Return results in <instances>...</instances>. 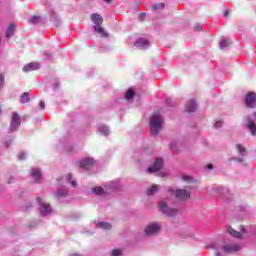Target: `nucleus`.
<instances>
[{
    "label": "nucleus",
    "mask_w": 256,
    "mask_h": 256,
    "mask_svg": "<svg viewBox=\"0 0 256 256\" xmlns=\"http://www.w3.org/2000/svg\"><path fill=\"white\" fill-rule=\"evenodd\" d=\"M163 127V117L159 113H154L150 117V131L151 135L155 136L161 131Z\"/></svg>",
    "instance_id": "1"
},
{
    "label": "nucleus",
    "mask_w": 256,
    "mask_h": 256,
    "mask_svg": "<svg viewBox=\"0 0 256 256\" xmlns=\"http://www.w3.org/2000/svg\"><path fill=\"white\" fill-rule=\"evenodd\" d=\"M168 192L170 193V195H174V197H176V199H178L179 201H188V199H191V193L186 189L175 190L173 188H169Z\"/></svg>",
    "instance_id": "2"
},
{
    "label": "nucleus",
    "mask_w": 256,
    "mask_h": 256,
    "mask_svg": "<svg viewBox=\"0 0 256 256\" xmlns=\"http://www.w3.org/2000/svg\"><path fill=\"white\" fill-rule=\"evenodd\" d=\"M159 211L161 213H164V215H167L168 217H175V215H178L179 210L177 208H170L169 205L165 202L159 203Z\"/></svg>",
    "instance_id": "3"
},
{
    "label": "nucleus",
    "mask_w": 256,
    "mask_h": 256,
    "mask_svg": "<svg viewBox=\"0 0 256 256\" xmlns=\"http://www.w3.org/2000/svg\"><path fill=\"white\" fill-rule=\"evenodd\" d=\"M245 105L248 109H255L256 107V93L248 92L245 97Z\"/></svg>",
    "instance_id": "4"
},
{
    "label": "nucleus",
    "mask_w": 256,
    "mask_h": 256,
    "mask_svg": "<svg viewBox=\"0 0 256 256\" xmlns=\"http://www.w3.org/2000/svg\"><path fill=\"white\" fill-rule=\"evenodd\" d=\"M38 203L41 205L40 207V214L45 217L47 215H51V204H47L41 201V197L37 198Z\"/></svg>",
    "instance_id": "5"
},
{
    "label": "nucleus",
    "mask_w": 256,
    "mask_h": 256,
    "mask_svg": "<svg viewBox=\"0 0 256 256\" xmlns=\"http://www.w3.org/2000/svg\"><path fill=\"white\" fill-rule=\"evenodd\" d=\"M161 231V226L158 223H150L146 228H145V233L146 235H157Z\"/></svg>",
    "instance_id": "6"
},
{
    "label": "nucleus",
    "mask_w": 256,
    "mask_h": 256,
    "mask_svg": "<svg viewBox=\"0 0 256 256\" xmlns=\"http://www.w3.org/2000/svg\"><path fill=\"white\" fill-rule=\"evenodd\" d=\"M21 125V116L17 112L12 113V119H11V129L13 131H17Z\"/></svg>",
    "instance_id": "7"
},
{
    "label": "nucleus",
    "mask_w": 256,
    "mask_h": 256,
    "mask_svg": "<svg viewBox=\"0 0 256 256\" xmlns=\"http://www.w3.org/2000/svg\"><path fill=\"white\" fill-rule=\"evenodd\" d=\"M163 167V158H156L155 163L148 168V173H157Z\"/></svg>",
    "instance_id": "8"
},
{
    "label": "nucleus",
    "mask_w": 256,
    "mask_h": 256,
    "mask_svg": "<svg viewBox=\"0 0 256 256\" xmlns=\"http://www.w3.org/2000/svg\"><path fill=\"white\" fill-rule=\"evenodd\" d=\"M222 250L224 253H237V251H241V246L239 244H228L222 246Z\"/></svg>",
    "instance_id": "9"
},
{
    "label": "nucleus",
    "mask_w": 256,
    "mask_h": 256,
    "mask_svg": "<svg viewBox=\"0 0 256 256\" xmlns=\"http://www.w3.org/2000/svg\"><path fill=\"white\" fill-rule=\"evenodd\" d=\"M95 165V160L93 158H85L80 161L79 167L80 169H90Z\"/></svg>",
    "instance_id": "10"
},
{
    "label": "nucleus",
    "mask_w": 256,
    "mask_h": 256,
    "mask_svg": "<svg viewBox=\"0 0 256 256\" xmlns=\"http://www.w3.org/2000/svg\"><path fill=\"white\" fill-rule=\"evenodd\" d=\"M40 67L41 65H39L38 62H31L23 67V71L25 73H30L31 71H37Z\"/></svg>",
    "instance_id": "11"
},
{
    "label": "nucleus",
    "mask_w": 256,
    "mask_h": 256,
    "mask_svg": "<svg viewBox=\"0 0 256 256\" xmlns=\"http://www.w3.org/2000/svg\"><path fill=\"white\" fill-rule=\"evenodd\" d=\"M31 176L35 177L36 183L41 181V170L39 168H31Z\"/></svg>",
    "instance_id": "12"
},
{
    "label": "nucleus",
    "mask_w": 256,
    "mask_h": 256,
    "mask_svg": "<svg viewBox=\"0 0 256 256\" xmlns=\"http://www.w3.org/2000/svg\"><path fill=\"white\" fill-rule=\"evenodd\" d=\"M91 20L92 22L97 26V25H102L103 24V17L99 14H92L91 15Z\"/></svg>",
    "instance_id": "13"
},
{
    "label": "nucleus",
    "mask_w": 256,
    "mask_h": 256,
    "mask_svg": "<svg viewBox=\"0 0 256 256\" xmlns=\"http://www.w3.org/2000/svg\"><path fill=\"white\" fill-rule=\"evenodd\" d=\"M247 129H249L251 135H256V123L255 121L248 119Z\"/></svg>",
    "instance_id": "14"
},
{
    "label": "nucleus",
    "mask_w": 256,
    "mask_h": 256,
    "mask_svg": "<svg viewBox=\"0 0 256 256\" xmlns=\"http://www.w3.org/2000/svg\"><path fill=\"white\" fill-rule=\"evenodd\" d=\"M186 109L188 113H193L197 109V104L194 102V100H190L186 104Z\"/></svg>",
    "instance_id": "15"
},
{
    "label": "nucleus",
    "mask_w": 256,
    "mask_h": 256,
    "mask_svg": "<svg viewBox=\"0 0 256 256\" xmlns=\"http://www.w3.org/2000/svg\"><path fill=\"white\" fill-rule=\"evenodd\" d=\"M55 197L57 199L61 198V197H67V188L66 187H61L59 188L56 193H55Z\"/></svg>",
    "instance_id": "16"
},
{
    "label": "nucleus",
    "mask_w": 256,
    "mask_h": 256,
    "mask_svg": "<svg viewBox=\"0 0 256 256\" xmlns=\"http://www.w3.org/2000/svg\"><path fill=\"white\" fill-rule=\"evenodd\" d=\"M134 45H135V47H147V45H149V42L145 38H140V39L136 40Z\"/></svg>",
    "instance_id": "17"
},
{
    "label": "nucleus",
    "mask_w": 256,
    "mask_h": 256,
    "mask_svg": "<svg viewBox=\"0 0 256 256\" xmlns=\"http://www.w3.org/2000/svg\"><path fill=\"white\" fill-rule=\"evenodd\" d=\"M96 227L107 231V230L111 229L112 226H111V223H109V222H98L96 224Z\"/></svg>",
    "instance_id": "18"
},
{
    "label": "nucleus",
    "mask_w": 256,
    "mask_h": 256,
    "mask_svg": "<svg viewBox=\"0 0 256 256\" xmlns=\"http://www.w3.org/2000/svg\"><path fill=\"white\" fill-rule=\"evenodd\" d=\"M157 191H159V185L154 184L150 188L147 189V195H149V196L155 195V193H157Z\"/></svg>",
    "instance_id": "19"
},
{
    "label": "nucleus",
    "mask_w": 256,
    "mask_h": 256,
    "mask_svg": "<svg viewBox=\"0 0 256 256\" xmlns=\"http://www.w3.org/2000/svg\"><path fill=\"white\" fill-rule=\"evenodd\" d=\"M236 149L242 157H245V155H247V148H245L243 145L237 144Z\"/></svg>",
    "instance_id": "20"
},
{
    "label": "nucleus",
    "mask_w": 256,
    "mask_h": 256,
    "mask_svg": "<svg viewBox=\"0 0 256 256\" xmlns=\"http://www.w3.org/2000/svg\"><path fill=\"white\" fill-rule=\"evenodd\" d=\"M228 233L232 235V237H236L237 239H241V232L236 231L231 226L228 227Z\"/></svg>",
    "instance_id": "21"
},
{
    "label": "nucleus",
    "mask_w": 256,
    "mask_h": 256,
    "mask_svg": "<svg viewBox=\"0 0 256 256\" xmlns=\"http://www.w3.org/2000/svg\"><path fill=\"white\" fill-rule=\"evenodd\" d=\"M94 29L96 33H99L100 35H102V37H107V32L105 31L103 26L97 25V26H94Z\"/></svg>",
    "instance_id": "22"
},
{
    "label": "nucleus",
    "mask_w": 256,
    "mask_h": 256,
    "mask_svg": "<svg viewBox=\"0 0 256 256\" xmlns=\"http://www.w3.org/2000/svg\"><path fill=\"white\" fill-rule=\"evenodd\" d=\"M13 33H15V24L14 23L10 24L6 31L7 39H9L13 35Z\"/></svg>",
    "instance_id": "23"
},
{
    "label": "nucleus",
    "mask_w": 256,
    "mask_h": 256,
    "mask_svg": "<svg viewBox=\"0 0 256 256\" xmlns=\"http://www.w3.org/2000/svg\"><path fill=\"white\" fill-rule=\"evenodd\" d=\"M134 97H135V92H133L132 89H128L125 94V99H127V101H131V99H133Z\"/></svg>",
    "instance_id": "24"
},
{
    "label": "nucleus",
    "mask_w": 256,
    "mask_h": 256,
    "mask_svg": "<svg viewBox=\"0 0 256 256\" xmlns=\"http://www.w3.org/2000/svg\"><path fill=\"white\" fill-rule=\"evenodd\" d=\"M95 195H105V190L101 186H97L92 191Z\"/></svg>",
    "instance_id": "25"
},
{
    "label": "nucleus",
    "mask_w": 256,
    "mask_h": 256,
    "mask_svg": "<svg viewBox=\"0 0 256 256\" xmlns=\"http://www.w3.org/2000/svg\"><path fill=\"white\" fill-rule=\"evenodd\" d=\"M31 101V98H29V93L25 92L21 95V103H29Z\"/></svg>",
    "instance_id": "26"
},
{
    "label": "nucleus",
    "mask_w": 256,
    "mask_h": 256,
    "mask_svg": "<svg viewBox=\"0 0 256 256\" xmlns=\"http://www.w3.org/2000/svg\"><path fill=\"white\" fill-rule=\"evenodd\" d=\"M71 179H73V175L72 174H68L67 175L68 183H70L72 185V187H77V182L76 181H71Z\"/></svg>",
    "instance_id": "27"
},
{
    "label": "nucleus",
    "mask_w": 256,
    "mask_h": 256,
    "mask_svg": "<svg viewBox=\"0 0 256 256\" xmlns=\"http://www.w3.org/2000/svg\"><path fill=\"white\" fill-rule=\"evenodd\" d=\"M229 46V40H222L219 44L220 49H226Z\"/></svg>",
    "instance_id": "28"
},
{
    "label": "nucleus",
    "mask_w": 256,
    "mask_h": 256,
    "mask_svg": "<svg viewBox=\"0 0 256 256\" xmlns=\"http://www.w3.org/2000/svg\"><path fill=\"white\" fill-rule=\"evenodd\" d=\"M164 8H165V4L164 3H158V4L154 5V6H152V9L154 11H157V9H164Z\"/></svg>",
    "instance_id": "29"
},
{
    "label": "nucleus",
    "mask_w": 256,
    "mask_h": 256,
    "mask_svg": "<svg viewBox=\"0 0 256 256\" xmlns=\"http://www.w3.org/2000/svg\"><path fill=\"white\" fill-rule=\"evenodd\" d=\"M122 254L123 252L121 251V249L112 250V256H121Z\"/></svg>",
    "instance_id": "30"
},
{
    "label": "nucleus",
    "mask_w": 256,
    "mask_h": 256,
    "mask_svg": "<svg viewBox=\"0 0 256 256\" xmlns=\"http://www.w3.org/2000/svg\"><path fill=\"white\" fill-rule=\"evenodd\" d=\"M4 83H5V76L3 74H0V87H3Z\"/></svg>",
    "instance_id": "31"
},
{
    "label": "nucleus",
    "mask_w": 256,
    "mask_h": 256,
    "mask_svg": "<svg viewBox=\"0 0 256 256\" xmlns=\"http://www.w3.org/2000/svg\"><path fill=\"white\" fill-rule=\"evenodd\" d=\"M40 19H41V17H39V16H33L31 21H32V23H38Z\"/></svg>",
    "instance_id": "32"
},
{
    "label": "nucleus",
    "mask_w": 256,
    "mask_h": 256,
    "mask_svg": "<svg viewBox=\"0 0 256 256\" xmlns=\"http://www.w3.org/2000/svg\"><path fill=\"white\" fill-rule=\"evenodd\" d=\"M145 17H147L146 13H140V15H139L140 21H145Z\"/></svg>",
    "instance_id": "33"
},
{
    "label": "nucleus",
    "mask_w": 256,
    "mask_h": 256,
    "mask_svg": "<svg viewBox=\"0 0 256 256\" xmlns=\"http://www.w3.org/2000/svg\"><path fill=\"white\" fill-rule=\"evenodd\" d=\"M104 129V135H109V128L108 127H102L100 128V131H103Z\"/></svg>",
    "instance_id": "34"
},
{
    "label": "nucleus",
    "mask_w": 256,
    "mask_h": 256,
    "mask_svg": "<svg viewBox=\"0 0 256 256\" xmlns=\"http://www.w3.org/2000/svg\"><path fill=\"white\" fill-rule=\"evenodd\" d=\"M221 125H223V122L217 121V122L214 124V127H215L216 129H219V127H221Z\"/></svg>",
    "instance_id": "35"
},
{
    "label": "nucleus",
    "mask_w": 256,
    "mask_h": 256,
    "mask_svg": "<svg viewBox=\"0 0 256 256\" xmlns=\"http://www.w3.org/2000/svg\"><path fill=\"white\" fill-rule=\"evenodd\" d=\"M182 180L183 181H191V177L187 176V175H183L182 176Z\"/></svg>",
    "instance_id": "36"
},
{
    "label": "nucleus",
    "mask_w": 256,
    "mask_h": 256,
    "mask_svg": "<svg viewBox=\"0 0 256 256\" xmlns=\"http://www.w3.org/2000/svg\"><path fill=\"white\" fill-rule=\"evenodd\" d=\"M39 107H40V109H45V102L44 101H40L39 102Z\"/></svg>",
    "instance_id": "37"
},
{
    "label": "nucleus",
    "mask_w": 256,
    "mask_h": 256,
    "mask_svg": "<svg viewBox=\"0 0 256 256\" xmlns=\"http://www.w3.org/2000/svg\"><path fill=\"white\" fill-rule=\"evenodd\" d=\"M207 169H213V165L212 164H208L207 165Z\"/></svg>",
    "instance_id": "38"
},
{
    "label": "nucleus",
    "mask_w": 256,
    "mask_h": 256,
    "mask_svg": "<svg viewBox=\"0 0 256 256\" xmlns=\"http://www.w3.org/2000/svg\"><path fill=\"white\" fill-rule=\"evenodd\" d=\"M227 15H229V11H226V12L224 13V17H227Z\"/></svg>",
    "instance_id": "39"
},
{
    "label": "nucleus",
    "mask_w": 256,
    "mask_h": 256,
    "mask_svg": "<svg viewBox=\"0 0 256 256\" xmlns=\"http://www.w3.org/2000/svg\"><path fill=\"white\" fill-rule=\"evenodd\" d=\"M241 231L245 233V227L241 226Z\"/></svg>",
    "instance_id": "40"
},
{
    "label": "nucleus",
    "mask_w": 256,
    "mask_h": 256,
    "mask_svg": "<svg viewBox=\"0 0 256 256\" xmlns=\"http://www.w3.org/2000/svg\"><path fill=\"white\" fill-rule=\"evenodd\" d=\"M106 3H111L112 0H104Z\"/></svg>",
    "instance_id": "41"
},
{
    "label": "nucleus",
    "mask_w": 256,
    "mask_h": 256,
    "mask_svg": "<svg viewBox=\"0 0 256 256\" xmlns=\"http://www.w3.org/2000/svg\"><path fill=\"white\" fill-rule=\"evenodd\" d=\"M13 181V178H10V180H8V183H12Z\"/></svg>",
    "instance_id": "42"
},
{
    "label": "nucleus",
    "mask_w": 256,
    "mask_h": 256,
    "mask_svg": "<svg viewBox=\"0 0 256 256\" xmlns=\"http://www.w3.org/2000/svg\"><path fill=\"white\" fill-rule=\"evenodd\" d=\"M19 159H20V160L25 159V156H23V157H19Z\"/></svg>",
    "instance_id": "43"
},
{
    "label": "nucleus",
    "mask_w": 256,
    "mask_h": 256,
    "mask_svg": "<svg viewBox=\"0 0 256 256\" xmlns=\"http://www.w3.org/2000/svg\"><path fill=\"white\" fill-rule=\"evenodd\" d=\"M198 29H200V30H201V26H200V27H198Z\"/></svg>",
    "instance_id": "44"
},
{
    "label": "nucleus",
    "mask_w": 256,
    "mask_h": 256,
    "mask_svg": "<svg viewBox=\"0 0 256 256\" xmlns=\"http://www.w3.org/2000/svg\"><path fill=\"white\" fill-rule=\"evenodd\" d=\"M198 29H200V30H201V26H200V27H198Z\"/></svg>",
    "instance_id": "45"
},
{
    "label": "nucleus",
    "mask_w": 256,
    "mask_h": 256,
    "mask_svg": "<svg viewBox=\"0 0 256 256\" xmlns=\"http://www.w3.org/2000/svg\"><path fill=\"white\" fill-rule=\"evenodd\" d=\"M217 256H219V253H216Z\"/></svg>",
    "instance_id": "46"
},
{
    "label": "nucleus",
    "mask_w": 256,
    "mask_h": 256,
    "mask_svg": "<svg viewBox=\"0 0 256 256\" xmlns=\"http://www.w3.org/2000/svg\"><path fill=\"white\" fill-rule=\"evenodd\" d=\"M1 111H2V110H1V107H0V113H1Z\"/></svg>",
    "instance_id": "47"
}]
</instances>
